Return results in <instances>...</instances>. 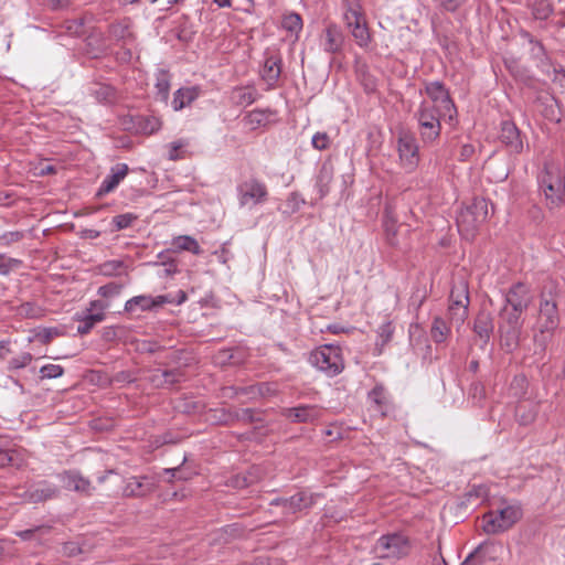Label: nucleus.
Instances as JSON below:
<instances>
[{
  "instance_id": "f257e3e1",
  "label": "nucleus",
  "mask_w": 565,
  "mask_h": 565,
  "mask_svg": "<svg viewBox=\"0 0 565 565\" xmlns=\"http://www.w3.org/2000/svg\"><path fill=\"white\" fill-rule=\"evenodd\" d=\"M448 117L437 105H429L427 102L420 103L415 118L418 122V131L424 143H433L436 141L441 131L440 120Z\"/></svg>"
},
{
  "instance_id": "f03ea898",
  "label": "nucleus",
  "mask_w": 565,
  "mask_h": 565,
  "mask_svg": "<svg viewBox=\"0 0 565 565\" xmlns=\"http://www.w3.org/2000/svg\"><path fill=\"white\" fill-rule=\"evenodd\" d=\"M535 292L529 284L515 282L505 292L504 306L501 313L522 318L523 313L532 306Z\"/></svg>"
},
{
  "instance_id": "7ed1b4c3",
  "label": "nucleus",
  "mask_w": 565,
  "mask_h": 565,
  "mask_svg": "<svg viewBox=\"0 0 565 565\" xmlns=\"http://www.w3.org/2000/svg\"><path fill=\"white\" fill-rule=\"evenodd\" d=\"M309 363L329 377L337 376L344 369L341 350L333 344L313 350L309 355Z\"/></svg>"
},
{
  "instance_id": "20e7f679",
  "label": "nucleus",
  "mask_w": 565,
  "mask_h": 565,
  "mask_svg": "<svg viewBox=\"0 0 565 565\" xmlns=\"http://www.w3.org/2000/svg\"><path fill=\"white\" fill-rule=\"evenodd\" d=\"M522 518V509L519 504H511L490 511L483 515V531L487 534H498L511 529Z\"/></svg>"
},
{
  "instance_id": "39448f33",
  "label": "nucleus",
  "mask_w": 565,
  "mask_h": 565,
  "mask_svg": "<svg viewBox=\"0 0 565 565\" xmlns=\"http://www.w3.org/2000/svg\"><path fill=\"white\" fill-rule=\"evenodd\" d=\"M316 503V495L306 491H299L289 498H276L269 502L270 507L279 508V519L294 520L296 514L309 510Z\"/></svg>"
},
{
  "instance_id": "423d86ee",
  "label": "nucleus",
  "mask_w": 565,
  "mask_h": 565,
  "mask_svg": "<svg viewBox=\"0 0 565 565\" xmlns=\"http://www.w3.org/2000/svg\"><path fill=\"white\" fill-rule=\"evenodd\" d=\"M61 494V488L46 480L29 482L25 487L18 488L17 495L26 503L38 504L55 500Z\"/></svg>"
},
{
  "instance_id": "0eeeda50",
  "label": "nucleus",
  "mask_w": 565,
  "mask_h": 565,
  "mask_svg": "<svg viewBox=\"0 0 565 565\" xmlns=\"http://www.w3.org/2000/svg\"><path fill=\"white\" fill-rule=\"evenodd\" d=\"M499 343L502 350L511 353L520 345L524 320L523 318L512 317L501 312H499Z\"/></svg>"
},
{
  "instance_id": "6e6552de",
  "label": "nucleus",
  "mask_w": 565,
  "mask_h": 565,
  "mask_svg": "<svg viewBox=\"0 0 565 565\" xmlns=\"http://www.w3.org/2000/svg\"><path fill=\"white\" fill-rule=\"evenodd\" d=\"M409 539L402 533L382 535L375 543L374 551L380 558H403L411 552Z\"/></svg>"
},
{
  "instance_id": "1a4fd4ad",
  "label": "nucleus",
  "mask_w": 565,
  "mask_h": 565,
  "mask_svg": "<svg viewBox=\"0 0 565 565\" xmlns=\"http://www.w3.org/2000/svg\"><path fill=\"white\" fill-rule=\"evenodd\" d=\"M343 18L358 45L361 47L367 46L371 41V35L366 26L362 8L356 0H347V8Z\"/></svg>"
},
{
  "instance_id": "9d476101",
  "label": "nucleus",
  "mask_w": 565,
  "mask_h": 565,
  "mask_svg": "<svg viewBox=\"0 0 565 565\" xmlns=\"http://www.w3.org/2000/svg\"><path fill=\"white\" fill-rule=\"evenodd\" d=\"M559 324V312L556 296L550 291L540 295L536 326L544 329L556 330Z\"/></svg>"
},
{
  "instance_id": "9b49d317",
  "label": "nucleus",
  "mask_w": 565,
  "mask_h": 565,
  "mask_svg": "<svg viewBox=\"0 0 565 565\" xmlns=\"http://www.w3.org/2000/svg\"><path fill=\"white\" fill-rule=\"evenodd\" d=\"M397 151L402 168L413 172L419 162L418 145L411 132L401 131L397 138Z\"/></svg>"
},
{
  "instance_id": "f8f14e48",
  "label": "nucleus",
  "mask_w": 565,
  "mask_h": 565,
  "mask_svg": "<svg viewBox=\"0 0 565 565\" xmlns=\"http://www.w3.org/2000/svg\"><path fill=\"white\" fill-rule=\"evenodd\" d=\"M499 138L507 150L512 154H520L525 148H529L526 137L511 120L502 121Z\"/></svg>"
},
{
  "instance_id": "ddd939ff",
  "label": "nucleus",
  "mask_w": 565,
  "mask_h": 565,
  "mask_svg": "<svg viewBox=\"0 0 565 565\" xmlns=\"http://www.w3.org/2000/svg\"><path fill=\"white\" fill-rule=\"evenodd\" d=\"M425 92L433 102L430 105H437L444 114H448V119L452 120L457 109L445 85L438 81L430 82L426 84Z\"/></svg>"
},
{
  "instance_id": "4468645a",
  "label": "nucleus",
  "mask_w": 565,
  "mask_h": 565,
  "mask_svg": "<svg viewBox=\"0 0 565 565\" xmlns=\"http://www.w3.org/2000/svg\"><path fill=\"white\" fill-rule=\"evenodd\" d=\"M322 414L323 407L309 404H301L281 411V415L294 424H315L320 420Z\"/></svg>"
},
{
  "instance_id": "2eb2a0df",
  "label": "nucleus",
  "mask_w": 565,
  "mask_h": 565,
  "mask_svg": "<svg viewBox=\"0 0 565 565\" xmlns=\"http://www.w3.org/2000/svg\"><path fill=\"white\" fill-rule=\"evenodd\" d=\"M158 480L151 476H132L126 480L122 494L128 498H143L156 491Z\"/></svg>"
},
{
  "instance_id": "dca6fc26",
  "label": "nucleus",
  "mask_w": 565,
  "mask_h": 565,
  "mask_svg": "<svg viewBox=\"0 0 565 565\" xmlns=\"http://www.w3.org/2000/svg\"><path fill=\"white\" fill-rule=\"evenodd\" d=\"M166 303H173V299L170 295H160L156 297L149 295H140L135 296L126 301L125 311L128 313H134L137 310L150 311L160 308Z\"/></svg>"
},
{
  "instance_id": "f3484780",
  "label": "nucleus",
  "mask_w": 565,
  "mask_h": 565,
  "mask_svg": "<svg viewBox=\"0 0 565 565\" xmlns=\"http://www.w3.org/2000/svg\"><path fill=\"white\" fill-rule=\"evenodd\" d=\"M238 192L242 205L262 203L266 201L268 194L266 185L256 179L243 182L238 186Z\"/></svg>"
},
{
  "instance_id": "a211bd4d",
  "label": "nucleus",
  "mask_w": 565,
  "mask_h": 565,
  "mask_svg": "<svg viewBox=\"0 0 565 565\" xmlns=\"http://www.w3.org/2000/svg\"><path fill=\"white\" fill-rule=\"evenodd\" d=\"M57 478L66 490L84 493L86 495H90L94 490L90 481L75 470H65L58 473Z\"/></svg>"
},
{
  "instance_id": "6ab92c4d",
  "label": "nucleus",
  "mask_w": 565,
  "mask_h": 565,
  "mask_svg": "<svg viewBox=\"0 0 565 565\" xmlns=\"http://www.w3.org/2000/svg\"><path fill=\"white\" fill-rule=\"evenodd\" d=\"M320 41L324 52L330 54H338L342 52L344 45V35L338 25L329 24L323 31Z\"/></svg>"
},
{
  "instance_id": "aec40b11",
  "label": "nucleus",
  "mask_w": 565,
  "mask_h": 565,
  "mask_svg": "<svg viewBox=\"0 0 565 565\" xmlns=\"http://www.w3.org/2000/svg\"><path fill=\"white\" fill-rule=\"evenodd\" d=\"M129 172L126 163H117L110 168L109 174L103 180L96 196L102 198L113 192Z\"/></svg>"
},
{
  "instance_id": "412c9836",
  "label": "nucleus",
  "mask_w": 565,
  "mask_h": 565,
  "mask_svg": "<svg viewBox=\"0 0 565 565\" xmlns=\"http://www.w3.org/2000/svg\"><path fill=\"white\" fill-rule=\"evenodd\" d=\"M493 319L489 312L480 311L473 322V332L481 340L482 344H487L493 333Z\"/></svg>"
},
{
  "instance_id": "4be33fe9",
  "label": "nucleus",
  "mask_w": 565,
  "mask_h": 565,
  "mask_svg": "<svg viewBox=\"0 0 565 565\" xmlns=\"http://www.w3.org/2000/svg\"><path fill=\"white\" fill-rule=\"evenodd\" d=\"M201 95L199 86L181 87L175 90L172 99V107L174 110H181L190 106Z\"/></svg>"
},
{
  "instance_id": "5701e85b",
  "label": "nucleus",
  "mask_w": 565,
  "mask_h": 565,
  "mask_svg": "<svg viewBox=\"0 0 565 565\" xmlns=\"http://www.w3.org/2000/svg\"><path fill=\"white\" fill-rule=\"evenodd\" d=\"M554 329H544L539 328L533 333V345H534V355H537L540 360H543L547 345L552 340Z\"/></svg>"
},
{
  "instance_id": "b1692460",
  "label": "nucleus",
  "mask_w": 565,
  "mask_h": 565,
  "mask_svg": "<svg viewBox=\"0 0 565 565\" xmlns=\"http://www.w3.org/2000/svg\"><path fill=\"white\" fill-rule=\"evenodd\" d=\"M480 224L481 223L477 222V217H475L471 211H469L467 207L461 210L457 216V225L459 232L467 238L475 235V232Z\"/></svg>"
},
{
  "instance_id": "393cba45",
  "label": "nucleus",
  "mask_w": 565,
  "mask_h": 565,
  "mask_svg": "<svg viewBox=\"0 0 565 565\" xmlns=\"http://www.w3.org/2000/svg\"><path fill=\"white\" fill-rule=\"evenodd\" d=\"M369 401L372 403L374 411L385 416L390 408L388 395L383 385H376L367 395Z\"/></svg>"
},
{
  "instance_id": "a878e982",
  "label": "nucleus",
  "mask_w": 565,
  "mask_h": 565,
  "mask_svg": "<svg viewBox=\"0 0 565 565\" xmlns=\"http://www.w3.org/2000/svg\"><path fill=\"white\" fill-rule=\"evenodd\" d=\"M256 420H258V418L255 417V412L252 408H235L224 412V425H233L236 422L250 424Z\"/></svg>"
},
{
  "instance_id": "bb28decb",
  "label": "nucleus",
  "mask_w": 565,
  "mask_h": 565,
  "mask_svg": "<svg viewBox=\"0 0 565 565\" xmlns=\"http://www.w3.org/2000/svg\"><path fill=\"white\" fill-rule=\"evenodd\" d=\"M333 167L329 163H323L319 170L316 181L319 199H323L330 192V184L333 179Z\"/></svg>"
},
{
  "instance_id": "cd10ccee",
  "label": "nucleus",
  "mask_w": 565,
  "mask_h": 565,
  "mask_svg": "<svg viewBox=\"0 0 565 565\" xmlns=\"http://www.w3.org/2000/svg\"><path fill=\"white\" fill-rule=\"evenodd\" d=\"M183 376V372L180 369H173V370H157L152 376L151 382L156 384L157 386L160 385H173L175 383H179Z\"/></svg>"
},
{
  "instance_id": "c85d7f7f",
  "label": "nucleus",
  "mask_w": 565,
  "mask_h": 565,
  "mask_svg": "<svg viewBox=\"0 0 565 565\" xmlns=\"http://www.w3.org/2000/svg\"><path fill=\"white\" fill-rule=\"evenodd\" d=\"M469 303L470 302H458V301H449L448 305V318L449 320L457 324L458 327L462 326L468 318L469 312Z\"/></svg>"
},
{
  "instance_id": "c756f323",
  "label": "nucleus",
  "mask_w": 565,
  "mask_h": 565,
  "mask_svg": "<svg viewBox=\"0 0 565 565\" xmlns=\"http://www.w3.org/2000/svg\"><path fill=\"white\" fill-rule=\"evenodd\" d=\"M89 94L100 103H111L115 99V88L108 84L93 83Z\"/></svg>"
},
{
  "instance_id": "7c9ffc66",
  "label": "nucleus",
  "mask_w": 565,
  "mask_h": 565,
  "mask_svg": "<svg viewBox=\"0 0 565 565\" xmlns=\"http://www.w3.org/2000/svg\"><path fill=\"white\" fill-rule=\"evenodd\" d=\"M450 334V328L447 322L440 318L435 317L430 328V337L436 343H443Z\"/></svg>"
},
{
  "instance_id": "2f4dec72",
  "label": "nucleus",
  "mask_w": 565,
  "mask_h": 565,
  "mask_svg": "<svg viewBox=\"0 0 565 565\" xmlns=\"http://www.w3.org/2000/svg\"><path fill=\"white\" fill-rule=\"evenodd\" d=\"M280 72V61L274 57H269L265 61L262 76L267 83L274 84L279 78Z\"/></svg>"
},
{
  "instance_id": "473e14b6",
  "label": "nucleus",
  "mask_w": 565,
  "mask_h": 565,
  "mask_svg": "<svg viewBox=\"0 0 565 565\" xmlns=\"http://www.w3.org/2000/svg\"><path fill=\"white\" fill-rule=\"evenodd\" d=\"M449 301L470 302L469 287L465 279L454 281L449 295Z\"/></svg>"
},
{
  "instance_id": "72a5a7b5",
  "label": "nucleus",
  "mask_w": 565,
  "mask_h": 565,
  "mask_svg": "<svg viewBox=\"0 0 565 565\" xmlns=\"http://www.w3.org/2000/svg\"><path fill=\"white\" fill-rule=\"evenodd\" d=\"M467 209L471 211L473 216L477 217V222H480L481 224L486 222L489 216V202L484 198L473 199Z\"/></svg>"
},
{
  "instance_id": "f704fd0d",
  "label": "nucleus",
  "mask_w": 565,
  "mask_h": 565,
  "mask_svg": "<svg viewBox=\"0 0 565 565\" xmlns=\"http://www.w3.org/2000/svg\"><path fill=\"white\" fill-rule=\"evenodd\" d=\"M172 245L179 250L191 252L194 255H200L202 253V248L196 239L188 235L178 236L173 239Z\"/></svg>"
},
{
  "instance_id": "c9c22d12",
  "label": "nucleus",
  "mask_w": 565,
  "mask_h": 565,
  "mask_svg": "<svg viewBox=\"0 0 565 565\" xmlns=\"http://www.w3.org/2000/svg\"><path fill=\"white\" fill-rule=\"evenodd\" d=\"M529 6L535 19L546 20L553 12L548 0H529Z\"/></svg>"
},
{
  "instance_id": "e433bc0d",
  "label": "nucleus",
  "mask_w": 565,
  "mask_h": 565,
  "mask_svg": "<svg viewBox=\"0 0 565 565\" xmlns=\"http://www.w3.org/2000/svg\"><path fill=\"white\" fill-rule=\"evenodd\" d=\"M44 312L45 310L35 302H23L17 307V315L26 319H39Z\"/></svg>"
},
{
  "instance_id": "4c0bfd02",
  "label": "nucleus",
  "mask_w": 565,
  "mask_h": 565,
  "mask_svg": "<svg viewBox=\"0 0 565 565\" xmlns=\"http://www.w3.org/2000/svg\"><path fill=\"white\" fill-rule=\"evenodd\" d=\"M268 116L265 110L254 109L244 116L243 121L249 129L255 130L265 125Z\"/></svg>"
},
{
  "instance_id": "58836bf2",
  "label": "nucleus",
  "mask_w": 565,
  "mask_h": 565,
  "mask_svg": "<svg viewBox=\"0 0 565 565\" xmlns=\"http://www.w3.org/2000/svg\"><path fill=\"white\" fill-rule=\"evenodd\" d=\"M281 25L286 31L298 35V33L302 30L303 23L300 14L290 12L284 15Z\"/></svg>"
},
{
  "instance_id": "ea45409f",
  "label": "nucleus",
  "mask_w": 565,
  "mask_h": 565,
  "mask_svg": "<svg viewBox=\"0 0 565 565\" xmlns=\"http://www.w3.org/2000/svg\"><path fill=\"white\" fill-rule=\"evenodd\" d=\"M104 319V312L88 313L84 318L79 319L81 323L77 327V332L79 334H87L96 323L103 321Z\"/></svg>"
},
{
  "instance_id": "a19ab883",
  "label": "nucleus",
  "mask_w": 565,
  "mask_h": 565,
  "mask_svg": "<svg viewBox=\"0 0 565 565\" xmlns=\"http://www.w3.org/2000/svg\"><path fill=\"white\" fill-rule=\"evenodd\" d=\"M257 93L254 88L243 87L234 90V99L237 105H250L256 100Z\"/></svg>"
},
{
  "instance_id": "79ce46f5",
  "label": "nucleus",
  "mask_w": 565,
  "mask_h": 565,
  "mask_svg": "<svg viewBox=\"0 0 565 565\" xmlns=\"http://www.w3.org/2000/svg\"><path fill=\"white\" fill-rule=\"evenodd\" d=\"M393 327L391 322L383 323L377 330L376 349L379 354L382 353L383 348L392 340Z\"/></svg>"
},
{
  "instance_id": "37998d69",
  "label": "nucleus",
  "mask_w": 565,
  "mask_h": 565,
  "mask_svg": "<svg viewBox=\"0 0 565 565\" xmlns=\"http://www.w3.org/2000/svg\"><path fill=\"white\" fill-rule=\"evenodd\" d=\"M358 77L365 93L371 94L376 90V79L367 72L365 66L358 68Z\"/></svg>"
},
{
  "instance_id": "c03bdc74",
  "label": "nucleus",
  "mask_w": 565,
  "mask_h": 565,
  "mask_svg": "<svg viewBox=\"0 0 565 565\" xmlns=\"http://www.w3.org/2000/svg\"><path fill=\"white\" fill-rule=\"evenodd\" d=\"M158 258L160 262L154 263V265L163 266L162 273L160 274L161 277L172 276L178 271V265L175 260L169 258L167 253H160Z\"/></svg>"
},
{
  "instance_id": "a18cd8bd",
  "label": "nucleus",
  "mask_w": 565,
  "mask_h": 565,
  "mask_svg": "<svg viewBox=\"0 0 565 565\" xmlns=\"http://www.w3.org/2000/svg\"><path fill=\"white\" fill-rule=\"evenodd\" d=\"M100 270L106 276H119L126 274V266L121 260H108L100 266Z\"/></svg>"
},
{
  "instance_id": "49530a36",
  "label": "nucleus",
  "mask_w": 565,
  "mask_h": 565,
  "mask_svg": "<svg viewBox=\"0 0 565 565\" xmlns=\"http://www.w3.org/2000/svg\"><path fill=\"white\" fill-rule=\"evenodd\" d=\"M138 216L134 213H124L116 215L113 218V224L116 231H121L128 228L132 225L135 221H137Z\"/></svg>"
},
{
  "instance_id": "de8ad7c7",
  "label": "nucleus",
  "mask_w": 565,
  "mask_h": 565,
  "mask_svg": "<svg viewBox=\"0 0 565 565\" xmlns=\"http://www.w3.org/2000/svg\"><path fill=\"white\" fill-rule=\"evenodd\" d=\"M21 265V260L12 257H8L0 253V275L8 276L14 268Z\"/></svg>"
},
{
  "instance_id": "09e8293b",
  "label": "nucleus",
  "mask_w": 565,
  "mask_h": 565,
  "mask_svg": "<svg viewBox=\"0 0 565 565\" xmlns=\"http://www.w3.org/2000/svg\"><path fill=\"white\" fill-rule=\"evenodd\" d=\"M124 285L115 281L108 282L98 288V295L105 298H113L120 294Z\"/></svg>"
},
{
  "instance_id": "8fccbe9b",
  "label": "nucleus",
  "mask_w": 565,
  "mask_h": 565,
  "mask_svg": "<svg viewBox=\"0 0 565 565\" xmlns=\"http://www.w3.org/2000/svg\"><path fill=\"white\" fill-rule=\"evenodd\" d=\"M24 238V233L21 231H11L0 234V246L8 247L14 243H18Z\"/></svg>"
},
{
  "instance_id": "3c124183",
  "label": "nucleus",
  "mask_w": 565,
  "mask_h": 565,
  "mask_svg": "<svg viewBox=\"0 0 565 565\" xmlns=\"http://www.w3.org/2000/svg\"><path fill=\"white\" fill-rule=\"evenodd\" d=\"M331 139L327 132L318 131L312 136L311 145L316 150L322 151L330 147Z\"/></svg>"
},
{
  "instance_id": "603ef678",
  "label": "nucleus",
  "mask_w": 565,
  "mask_h": 565,
  "mask_svg": "<svg viewBox=\"0 0 565 565\" xmlns=\"http://www.w3.org/2000/svg\"><path fill=\"white\" fill-rule=\"evenodd\" d=\"M33 356L29 352H24L19 356H15L9 362V370H19L29 365L32 361Z\"/></svg>"
},
{
  "instance_id": "864d4df0",
  "label": "nucleus",
  "mask_w": 565,
  "mask_h": 565,
  "mask_svg": "<svg viewBox=\"0 0 565 565\" xmlns=\"http://www.w3.org/2000/svg\"><path fill=\"white\" fill-rule=\"evenodd\" d=\"M64 370L57 364H47L41 367L40 373L42 379H56L63 374Z\"/></svg>"
},
{
  "instance_id": "5fc2aeb1",
  "label": "nucleus",
  "mask_w": 565,
  "mask_h": 565,
  "mask_svg": "<svg viewBox=\"0 0 565 565\" xmlns=\"http://www.w3.org/2000/svg\"><path fill=\"white\" fill-rule=\"evenodd\" d=\"M141 129L145 134L151 135L160 129V121L156 117H146L140 121Z\"/></svg>"
},
{
  "instance_id": "6e6d98bb",
  "label": "nucleus",
  "mask_w": 565,
  "mask_h": 565,
  "mask_svg": "<svg viewBox=\"0 0 565 565\" xmlns=\"http://www.w3.org/2000/svg\"><path fill=\"white\" fill-rule=\"evenodd\" d=\"M62 332L57 328H44L36 333V338L43 343H50L54 338L60 337Z\"/></svg>"
},
{
  "instance_id": "4d7b16f0",
  "label": "nucleus",
  "mask_w": 565,
  "mask_h": 565,
  "mask_svg": "<svg viewBox=\"0 0 565 565\" xmlns=\"http://www.w3.org/2000/svg\"><path fill=\"white\" fill-rule=\"evenodd\" d=\"M188 142L183 139L173 141L169 145V159L170 160H179L182 158L180 150L183 149Z\"/></svg>"
},
{
  "instance_id": "13d9d810",
  "label": "nucleus",
  "mask_w": 565,
  "mask_h": 565,
  "mask_svg": "<svg viewBox=\"0 0 565 565\" xmlns=\"http://www.w3.org/2000/svg\"><path fill=\"white\" fill-rule=\"evenodd\" d=\"M84 24H85V18H78L74 19L67 22V31L76 36H81L84 34Z\"/></svg>"
},
{
  "instance_id": "bf43d9fd",
  "label": "nucleus",
  "mask_w": 565,
  "mask_h": 565,
  "mask_svg": "<svg viewBox=\"0 0 565 565\" xmlns=\"http://www.w3.org/2000/svg\"><path fill=\"white\" fill-rule=\"evenodd\" d=\"M50 530H51L50 526L41 525V526H35L33 529H28V530H24V531H20L17 534L22 540H31L34 536L35 533H49Z\"/></svg>"
},
{
  "instance_id": "052dcab7",
  "label": "nucleus",
  "mask_w": 565,
  "mask_h": 565,
  "mask_svg": "<svg viewBox=\"0 0 565 565\" xmlns=\"http://www.w3.org/2000/svg\"><path fill=\"white\" fill-rule=\"evenodd\" d=\"M232 9L235 11L252 13V11L254 9V1L253 0H233Z\"/></svg>"
},
{
  "instance_id": "680f3d73",
  "label": "nucleus",
  "mask_w": 565,
  "mask_h": 565,
  "mask_svg": "<svg viewBox=\"0 0 565 565\" xmlns=\"http://www.w3.org/2000/svg\"><path fill=\"white\" fill-rule=\"evenodd\" d=\"M62 553L67 557H74L82 553V548L75 542H66L63 544Z\"/></svg>"
},
{
  "instance_id": "e2e57ef3",
  "label": "nucleus",
  "mask_w": 565,
  "mask_h": 565,
  "mask_svg": "<svg viewBox=\"0 0 565 565\" xmlns=\"http://www.w3.org/2000/svg\"><path fill=\"white\" fill-rule=\"evenodd\" d=\"M484 547L486 546L483 544H480L471 554H469L461 565H482L483 561L478 559V555Z\"/></svg>"
},
{
  "instance_id": "0e129e2a",
  "label": "nucleus",
  "mask_w": 565,
  "mask_h": 565,
  "mask_svg": "<svg viewBox=\"0 0 565 565\" xmlns=\"http://www.w3.org/2000/svg\"><path fill=\"white\" fill-rule=\"evenodd\" d=\"M287 204L291 207L292 212H296L305 204V200L298 192H292L287 199Z\"/></svg>"
},
{
  "instance_id": "69168bd1",
  "label": "nucleus",
  "mask_w": 565,
  "mask_h": 565,
  "mask_svg": "<svg viewBox=\"0 0 565 565\" xmlns=\"http://www.w3.org/2000/svg\"><path fill=\"white\" fill-rule=\"evenodd\" d=\"M136 381V376L130 371H120L113 376L114 383H131Z\"/></svg>"
},
{
  "instance_id": "338daca9",
  "label": "nucleus",
  "mask_w": 565,
  "mask_h": 565,
  "mask_svg": "<svg viewBox=\"0 0 565 565\" xmlns=\"http://www.w3.org/2000/svg\"><path fill=\"white\" fill-rule=\"evenodd\" d=\"M444 10L448 12H455L465 0H436Z\"/></svg>"
},
{
  "instance_id": "774afa93",
  "label": "nucleus",
  "mask_w": 565,
  "mask_h": 565,
  "mask_svg": "<svg viewBox=\"0 0 565 565\" xmlns=\"http://www.w3.org/2000/svg\"><path fill=\"white\" fill-rule=\"evenodd\" d=\"M475 153L472 145H463L460 150V160H468Z\"/></svg>"
}]
</instances>
